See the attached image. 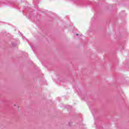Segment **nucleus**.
I'll return each instance as SVG.
<instances>
[{
    "label": "nucleus",
    "mask_w": 129,
    "mask_h": 129,
    "mask_svg": "<svg viewBox=\"0 0 129 129\" xmlns=\"http://www.w3.org/2000/svg\"><path fill=\"white\" fill-rule=\"evenodd\" d=\"M5 3L6 5H12V2L9 0H5Z\"/></svg>",
    "instance_id": "nucleus-1"
},
{
    "label": "nucleus",
    "mask_w": 129,
    "mask_h": 129,
    "mask_svg": "<svg viewBox=\"0 0 129 129\" xmlns=\"http://www.w3.org/2000/svg\"><path fill=\"white\" fill-rule=\"evenodd\" d=\"M12 46L13 47H15V46H17V44L16 43H14V42H12Z\"/></svg>",
    "instance_id": "nucleus-2"
},
{
    "label": "nucleus",
    "mask_w": 129,
    "mask_h": 129,
    "mask_svg": "<svg viewBox=\"0 0 129 129\" xmlns=\"http://www.w3.org/2000/svg\"><path fill=\"white\" fill-rule=\"evenodd\" d=\"M79 34H76V36H79Z\"/></svg>",
    "instance_id": "nucleus-3"
}]
</instances>
